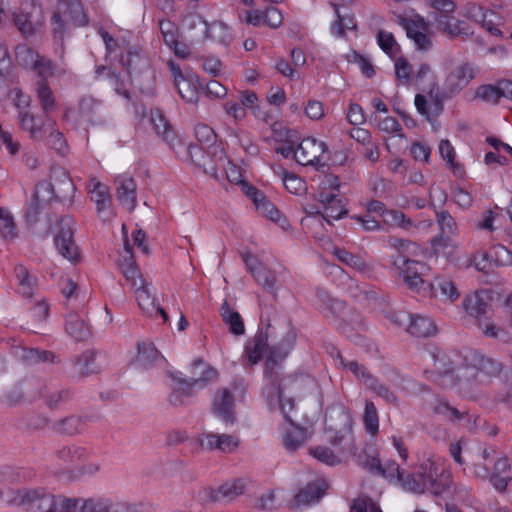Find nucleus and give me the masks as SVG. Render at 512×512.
<instances>
[{
  "label": "nucleus",
  "mask_w": 512,
  "mask_h": 512,
  "mask_svg": "<svg viewBox=\"0 0 512 512\" xmlns=\"http://www.w3.org/2000/svg\"><path fill=\"white\" fill-rule=\"evenodd\" d=\"M434 368L426 370L428 378L438 382L441 386H458L460 392L470 388L480 374L496 375L501 366L492 359L486 358L475 351H468L464 356L457 353H446L435 348L429 353Z\"/></svg>",
  "instance_id": "nucleus-1"
},
{
  "label": "nucleus",
  "mask_w": 512,
  "mask_h": 512,
  "mask_svg": "<svg viewBox=\"0 0 512 512\" xmlns=\"http://www.w3.org/2000/svg\"><path fill=\"white\" fill-rule=\"evenodd\" d=\"M401 484L407 491L429 492L434 496H442L450 492L452 474L449 470L441 468L436 461L427 460L421 465L418 472L404 474Z\"/></svg>",
  "instance_id": "nucleus-2"
},
{
  "label": "nucleus",
  "mask_w": 512,
  "mask_h": 512,
  "mask_svg": "<svg viewBox=\"0 0 512 512\" xmlns=\"http://www.w3.org/2000/svg\"><path fill=\"white\" fill-rule=\"evenodd\" d=\"M191 379H186L181 372L171 373L172 392L169 400L173 405H182L194 396L195 390L203 389L209 382L215 381L218 372L215 368L198 359L191 365Z\"/></svg>",
  "instance_id": "nucleus-3"
},
{
  "label": "nucleus",
  "mask_w": 512,
  "mask_h": 512,
  "mask_svg": "<svg viewBox=\"0 0 512 512\" xmlns=\"http://www.w3.org/2000/svg\"><path fill=\"white\" fill-rule=\"evenodd\" d=\"M297 380L291 377L284 378L278 388V398L281 413L290 423V427L283 434V444L288 451H295L301 447L308 439L309 435L306 429L293 424L290 412L294 410V399L290 393L298 388Z\"/></svg>",
  "instance_id": "nucleus-4"
},
{
  "label": "nucleus",
  "mask_w": 512,
  "mask_h": 512,
  "mask_svg": "<svg viewBox=\"0 0 512 512\" xmlns=\"http://www.w3.org/2000/svg\"><path fill=\"white\" fill-rule=\"evenodd\" d=\"M48 494L43 488H6L0 490V502L24 512H46L51 502Z\"/></svg>",
  "instance_id": "nucleus-5"
},
{
  "label": "nucleus",
  "mask_w": 512,
  "mask_h": 512,
  "mask_svg": "<svg viewBox=\"0 0 512 512\" xmlns=\"http://www.w3.org/2000/svg\"><path fill=\"white\" fill-rule=\"evenodd\" d=\"M398 244L399 254L394 258L393 263L400 271V275L406 285L412 290L419 291L424 285L421 275L426 268L425 264L420 261L411 260L407 255H404V252L415 255L419 247L416 243L406 240H398Z\"/></svg>",
  "instance_id": "nucleus-6"
},
{
  "label": "nucleus",
  "mask_w": 512,
  "mask_h": 512,
  "mask_svg": "<svg viewBox=\"0 0 512 512\" xmlns=\"http://www.w3.org/2000/svg\"><path fill=\"white\" fill-rule=\"evenodd\" d=\"M320 187L322 191L318 193V201L322 205V223L330 224L329 219L338 220L347 213L343 200L334 193L340 187L339 178L332 174L326 175Z\"/></svg>",
  "instance_id": "nucleus-7"
},
{
  "label": "nucleus",
  "mask_w": 512,
  "mask_h": 512,
  "mask_svg": "<svg viewBox=\"0 0 512 512\" xmlns=\"http://www.w3.org/2000/svg\"><path fill=\"white\" fill-rule=\"evenodd\" d=\"M188 154L197 167L214 178H218V171L224 168L227 162L224 148L221 145L206 147L191 144L188 148Z\"/></svg>",
  "instance_id": "nucleus-8"
},
{
  "label": "nucleus",
  "mask_w": 512,
  "mask_h": 512,
  "mask_svg": "<svg viewBox=\"0 0 512 512\" xmlns=\"http://www.w3.org/2000/svg\"><path fill=\"white\" fill-rule=\"evenodd\" d=\"M478 73V68L470 62L451 60L446 68L445 91L450 95L458 94Z\"/></svg>",
  "instance_id": "nucleus-9"
},
{
  "label": "nucleus",
  "mask_w": 512,
  "mask_h": 512,
  "mask_svg": "<svg viewBox=\"0 0 512 512\" xmlns=\"http://www.w3.org/2000/svg\"><path fill=\"white\" fill-rule=\"evenodd\" d=\"M15 54L20 65L35 71L40 78L65 73V69L56 68L51 60L39 55L25 44L17 46Z\"/></svg>",
  "instance_id": "nucleus-10"
},
{
  "label": "nucleus",
  "mask_w": 512,
  "mask_h": 512,
  "mask_svg": "<svg viewBox=\"0 0 512 512\" xmlns=\"http://www.w3.org/2000/svg\"><path fill=\"white\" fill-rule=\"evenodd\" d=\"M167 66L180 97L187 103H197L200 86L197 76L190 72L184 73L173 60H169Z\"/></svg>",
  "instance_id": "nucleus-11"
},
{
  "label": "nucleus",
  "mask_w": 512,
  "mask_h": 512,
  "mask_svg": "<svg viewBox=\"0 0 512 512\" xmlns=\"http://www.w3.org/2000/svg\"><path fill=\"white\" fill-rule=\"evenodd\" d=\"M327 151L325 142L314 137L302 139L294 151L295 160L303 166L322 165V157Z\"/></svg>",
  "instance_id": "nucleus-12"
},
{
  "label": "nucleus",
  "mask_w": 512,
  "mask_h": 512,
  "mask_svg": "<svg viewBox=\"0 0 512 512\" xmlns=\"http://www.w3.org/2000/svg\"><path fill=\"white\" fill-rule=\"evenodd\" d=\"M436 216L440 233L434 240L435 249L459 248L460 244L457 240L459 229L455 219L446 211H441Z\"/></svg>",
  "instance_id": "nucleus-13"
},
{
  "label": "nucleus",
  "mask_w": 512,
  "mask_h": 512,
  "mask_svg": "<svg viewBox=\"0 0 512 512\" xmlns=\"http://www.w3.org/2000/svg\"><path fill=\"white\" fill-rule=\"evenodd\" d=\"M87 192L90 199L96 206V212L103 221L112 219V197L108 186L97 180L91 178L87 183Z\"/></svg>",
  "instance_id": "nucleus-14"
},
{
  "label": "nucleus",
  "mask_w": 512,
  "mask_h": 512,
  "mask_svg": "<svg viewBox=\"0 0 512 512\" xmlns=\"http://www.w3.org/2000/svg\"><path fill=\"white\" fill-rule=\"evenodd\" d=\"M245 194L253 201L256 209L260 214L267 217L271 221L280 225L283 229L289 227L286 217L275 207V205L266 199L261 191L250 184L244 185Z\"/></svg>",
  "instance_id": "nucleus-15"
},
{
  "label": "nucleus",
  "mask_w": 512,
  "mask_h": 512,
  "mask_svg": "<svg viewBox=\"0 0 512 512\" xmlns=\"http://www.w3.org/2000/svg\"><path fill=\"white\" fill-rule=\"evenodd\" d=\"M197 442L206 451L217 450L222 453H233L239 446V438L231 434L202 433Z\"/></svg>",
  "instance_id": "nucleus-16"
},
{
  "label": "nucleus",
  "mask_w": 512,
  "mask_h": 512,
  "mask_svg": "<svg viewBox=\"0 0 512 512\" xmlns=\"http://www.w3.org/2000/svg\"><path fill=\"white\" fill-rule=\"evenodd\" d=\"M53 197V185L49 181H41L36 185L33 198L26 208V219L28 223L36 222L40 211Z\"/></svg>",
  "instance_id": "nucleus-17"
},
{
  "label": "nucleus",
  "mask_w": 512,
  "mask_h": 512,
  "mask_svg": "<svg viewBox=\"0 0 512 512\" xmlns=\"http://www.w3.org/2000/svg\"><path fill=\"white\" fill-rule=\"evenodd\" d=\"M122 231L125 236V242H124V250L125 255L122 257L121 260H119V267L121 269V272L123 276L125 277L128 284L131 285L133 289L137 288L140 285H143L145 282L140 269L136 265L133 256L131 254V248L130 244L127 239V231L126 226L122 225Z\"/></svg>",
  "instance_id": "nucleus-18"
},
{
  "label": "nucleus",
  "mask_w": 512,
  "mask_h": 512,
  "mask_svg": "<svg viewBox=\"0 0 512 512\" xmlns=\"http://www.w3.org/2000/svg\"><path fill=\"white\" fill-rule=\"evenodd\" d=\"M71 219L62 220V228L55 236L54 242L58 252L67 260L75 262L80 254L77 245L73 240V231L70 227Z\"/></svg>",
  "instance_id": "nucleus-19"
},
{
  "label": "nucleus",
  "mask_w": 512,
  "mask_h": 512,
  "mask_svg": "<svg viewBox=\"0 0 512 512\" xmlns=\"http://www.w3.org/2000/svg\"><path fill=\"white\" fill-rule=\"evenodd\" d=\"M39 10L34 0H22L19 12L14 14V22L23 35L34 34L37 25L35 16Z\"/></svg>",
  "instance_id": "nucleus-20"
},
{
  "label": "nucleus",
  "mask_w": 512,
  "mask_h": 512,
  "mask_svg": "<svg viewBox=\"0 0 512 512\" xmlns=\"http://www.w3.org/2000/svg\"><path fill=\"white\" fill-rule=\"evenodd\" d=\"M166 359L160 354L152 342H139L134 365L141 370H149L166 364Z\"/></svg>",
  "instance_id": "nucleus-21"
},
{
  "label": "nucleus",
  "mask_w": 512,
  "mask_h": 512,
  "mask_svg": "<svg viewBox=\"0 0 512 512\" xmlns=\"http://www.w3.org/2000/svg\"><path fill=\"white\" fill-rule=\"evenodd\" d=\"M429 32V24L421 17L411 19L406 23V34L414 42L415 48L420 51H428L432 42Z\"/></svg>",
  "instance_id": "nucleus-22"
},
{
  "label": "nucleus",
  "mask_w": 512,
  "mask_h": 512,
  "mask_svg": "<svg viewBox=\"0 0 512 512\" xmlns=\"http://www.w3.org/2000/svg\"><path fill=\"white\" fill-rule=\"evenodd\" d=\"M352 3L353 0H333L331 2V5L333 6L337 16V19L333 22L331 26V31L333 35L337 37H343L346 30L356 29L357 25L354 14L341 12V8H347Z\"/></svg>",
  "instance_id": "nucleus-23"
},
{
  "label": "nucleus",
  "mask_w": 512,
  "mask_h": 512,
  "mask_svg": "<svg viewBox=\"0 0 512 512\" xmlns=\"http://www.w3.org/2000/svg\"><path fill=\"white\" fill-rule=\"evenodd\" d=\"M243 260L257 283L270 291L276 290V278L274 273L267 269L257 257L251 254H245Z\"/></svg>",
  "instance_id": "nucleus-24"
},
{
  "label": "nucleus",
  "mask_w": 512,
  "mask_h": 512,
  "mask_svg": "<svg viewBox=\"0 0 512 512\" xmlns=\"http://www.w3.org/2000/svg\"><path fill=\"white\" fill-rule=\"evenodd\" d=\"M115 183L117 185L116 196L121 205L128 211L134 210L137 205V185L134 179L121 175L116 178Z\"/></svg>",
  "instance_id": "nucleus-25"
},
{
  "label": "nucleus",
  "mask_w": 512,
  "mask_h": 512,
  "mask_svg": "<svg viewBox=\"0 0 512 512\" xmlns=\"http://www.w3.org/2000/svg\"><path fill=\"white\" fill-rule=\"evenodd\" d=\"M435 23L440 31L451 36L469 37L473 34L471 28L459 19L445 13L434 15Z\"/></svg>",
  "instance_id": "nucleus-26"
},
{
  "label": "nucleus",
  "mask_w": 512,
  "mask_h": 512,
  "mask_svg": "<svg viewBox=\"0 0 512 512\" xmlns=\"http://www.w3.org/2000/svg\"><path fill=\"white\" fill-rule=\"evenodd\" d=\"M197 24H202L204 26V37L209 38L213 41H216L221 44H228L230 41L231 35L229 28L226 24L220 21H214L212 23H208L207 21L201 19L197 16H192L189 19V25L196 26Z\"/></svg>",
  "instance_id": "nucleus-27"
},
{
  "label": "nucleus",
  "mask_w": 512,
  "mask_h": 512,
  "mask_svg": "<svg viewBox=\"0 0 512 512\" xmlns=\"http://www.w3.org/2000/svg\"><path fill=\"white\" fill-rule=\"evenodd\" d=\"M385 224L393 227L402 228L406 231L428 230L432 227V220H423L414 222L399 210L388 209L383 218Z\"/></svg>",
  "instance_id": "nucleus-28"
},
{
  "label": "nucleus",
  "mask_w": 512,
  "mask_h": 512,
  "mask_svg": "<svg viewBox=\"0 0 512 512\" xmlns=\"http://www.w3.org/2000/svg\"><path fill=\"white\" fill-rule=\"evenodd\" d=\"M469 17L479 23L490 34L501 35L499 26L501 25V17L491 10H485L479 6L469 8Z\"/></svg>",
  "instance_id": "nucleus-29"
},
{
  "label": "nucleus",
  "mask_w": 512,
  "mask_h": 512,
  "mask_svg": "<svg viewBox=\"0 0 512 512\" xmlns=\"http://www.w3.org/2000/svg\"><path fill=\"white\" fill-rule=\"evenodd\" d=\"M20 128L29 134L33 140H44L47 129V119L43 121L28 111H20L18 114Z\"/></svg>",
  "instance_id": "nucleus-30"
},
{
  "label": "nucleus",
  "mask_w": 512,
  "mask_h": 512,
  "mask_svg": "<svg viewBox=\"0 0 512 512\" xmlns=\"http://www.w3.org/2000/svg\"><path fill=\"white\" fill-rule=\"evenodd\" d=\"M135 297L141 310L150 316L160 315L164 322L168 320V315L157 303L151 295L148 284L138 286L134 289Z\"/></svg>",
  "instance_id": "nucleus-31"
},
{
  "label": "nucleus",
  "mask_w": 512,
  "mask_h": 512,
  "mask_svg": "<svg viewBox=\"0 0 512 512\" xmlns=\"http://www.w3.org/2000/svg\"><path fill=\"white\" fill-rule=\"evenodd\" d=\"M247 487V481L242 478L233 479L223 483L216 490L211 491V499L213 501H231L242 495Z\"/></svg>",
  "instance_id": "nucleus-32"
},
{
  "label": "nucleus",
  "mask_w": 512,
  "mask_h": 512,
  "mask_svg": "<svg viewBox=\"0 0 512 512\" xmlns=\"http://www.w3.org/2000/svg\"><path fill=\"white\" fill-rule=\"evenodd\" d=\"M214 414L223 422H234L233 397L228 389L224 388L217 393L213 400Z\"/></svg>",
  "instance_id": "nucleus-33"
},
{
  "label": "nucleus",
  "mask_w": 512,
  "mask_h": 512,
  "mask_svg": "<svg viewBox=\"0 0 512 512\" xmlns=\"http://www.w3.org/2000/svg\"><path fill=\"white\" fill-rule=\"evenodd\" d=\"M329 443L338 452H342L343 456L355 455V438L351 431V428L344 427L339 431H336L329 435Z\"/></svg>",
  "instance_id": "nucleus-34"
},
{
  "label": "nucleus",
  "mask_w": 512,
  "mask_h": 512,
  "mask_svg": "<svg viewBox=\"0 0 512 512\" xmlns=\"http://www.w3.org/2000/svg\"><path fill=\"white\" fill-rule=\"evenodd\" d=\"M409 326L407 332L416 337H430L437 332L434 321L428 316L413 314L409 315Z\"/></svg>",
  "instance_id": "nucleus-35"
},
{
  "label": "nucleus",
  "mask_w": 512,
  "mask_h": 512,
  "mask_svg": "<svg viewBox=\"0 0 512 512\" xmlns=\"http://www.w3.org/2000/svg\"><path fill=\"white\" fill-rule=\"evenodd\" d=\"M327 487L328 484L324 479H317L300 490L295 496V500L299 505L313 504L324 495Z\"/></svg>",
  "instance_id": "nucleus-36"
},
{
  "label": "nucleus",
  "mask_w": 512,
  "mask_h": 512,
  "mask_svg": "<svg viewBox=\"0 0 512 512\" xmlns=\"http://www.w3.org/2000/svg\"><path fill=\"white\" fill-rule=\"evenodd\" d=\"M269 347L267 337L263 333H257L245 345V356L250 364H257L264 353L268 355Z\"/></svg>",
  "instance_id": "nucleus-37"
},
{
  "label": "nucleus",
  "mask_w": 512,
  "mask_h": 512,
  "mask_svg": "<svg viewBox=\"0 0 512 512\" xmlns=\"http://www.w3.org/2000/svg\"><path fill=\"white\" fill-rule=\"evenodd\" d=\"M490 481L493 486L503 491L508 485V482L512 480V469L510 462L507 458H500L494 464V471L490 474Z\"/></svg>",
  "instance_id": "nucleus-38"
},
{
  "label": "nucleus",
  "mask_w": 512,
  "mask_h": 512,
  "mask_svg": "<svg viewBox=\"0 0 512 512\" xmlns=\"http://www.w3.org/2000/svg\"><path fill=\"white\" fill-rule=\"evenodd\" d=\"M219 313L232 334L239 336L245 333V326L241 315L228 304L227 300H224L222 303Z\"/></svg>",
  "instance_id": "nucleus-39"
},
{
  "label": "nucleus",
  "mask_w": 512,
  "mask_h": 512,
  "mask_svg": "<svg viewBox=\"0 0 512 512\" xmlns=\"http://www.w3.org/2000/svg\"><path fill=\"white\" fill-rule=\"evenodd\" d=\"M296 343V332L290 329L282 340L275 346L271 347L268 352V361L277 363L283 360L293 349Z\"/></svg>",
  "instance_id": "nucleus-40"
},
{
  "label": "nucleus",
  "mask_w": 512,
  "mask_h": 512,
  "mask_svg": "<svg viewBox=\"0 0 512 512\" xmlns=\"http://www.w3.org/2000/svg\"><path fill=\"white\" fill-rule=\"evenodd\" d=\"M333 254L341 261L343 264L353 268L355 271L359 272L361 275L368 276L371 273L370 265L361 257L353 255L345 249L335 247L333 250Z\"/></svg>",
  "instance_id": "nucleus-41"
},
{
  "label": "nucleus",
  "mask_w": 512,
  "mask_h": 512,
  "mask_svg": "<svg viewBox=\"0 0 512 512\" xmlns=\"http://www.w3.org/2000/svg\"><path fill=\"white\" fill-rule=\"evenodd\" d=\"M57 459L66 466L75 465L88 457L86 448L78 445H69L59 448L56 452Z\"/></svg>",
  "instance_id": "nucleus-42"
},
{
  "label": "nucleus",
  "mask_w": 512,
  "mask_h": 512,
  "mask_svg": "<svg viewBox=\"0 0 512 512\" xmlns=\"http://www.w3.org/2000/svg\"><path fill=\"white\" fill-rule=\"evenodd\" d=\"M47 77L41 78L36 85V94L40 102L42 110L48 116V114L57 109L56 100L52 89L50 88Z\"/></svg>",
  "instance_id": "nucleus-43"
},
{
  "label": "nucleus",
  "mask_w": 512,
  "mask_h": 512,
  "mask_svg": "<svg viewBox=\"0 0 512 512\" xmlns=\"http://www.w3.org/2000/svg\"><path fill=\"white\" fill-rule=\"evenodd\" d=\"M337 365L342 369L350 371L359 381L363 382L368 387L374 376L367 370V368L356 362L349 361L343 358L339 353L337 354Z\"/></svg>",
  "instance_id": "nucleus-44"
},
{
  "label": "nucleus",
  "mask_w": 512,
  "mask_h": 512,
  "mask_svg": "<svg viewBox=\"0 0 512 512\" xmlns=\"http://www.w3.org/2000/svg\"><path fill=\"white\" fill-rule=\"evenodd\" d=\"M48 498L51 502L46 512H79L80 498L52 494H48Z\"/></svg>",
  "instance_id": "nucleus-45"
},
{
  "label": "nucleus",
  "mask_w": 512,
  "mask_h": 512,
  "mask_svg": "<svg viewBox=\"0 0 512 512\" xmlns=\"http://www.w3.org/2000/svg\"><path fill=\"white\" fill-rule=\"evenodd\" d=\"M66 331L78 341L86 340L90 335L85 321L77 313L68 314L66 319Z\"/></svg>",
  "instance_id": "nucleus-46"
},
{
  "label": "nucleus",
  "mask_w": 512,
  "mask_h": 512,
  "mask_svg": "<svg viewBox=\"0 0 512 512\" xmlns=\"http://www.w3.org/2000/svg\"><path fill=\"white\" fill-rule=\"evenodd\" d=\"M310 455L328 466H336L346 458L342 452L333 451L326 446H316L309 449Z\"/></svg>",
  "instance_id": "nucleus-47"
},
{
  "label": "nucleus",
  "mask_w": 512,
  "mask_h": 512,
  "mask_svg": "<svg viewBox=\"0 0 512 512\" xmlns=\"http://www.w3.org/2000/svg\"><path fill=\"white\" fill-rule=\"evenodd\" d=\"M394 72L398 85L408 86L414 83V71L407 58L403 56L394 58Z\"/></svg>",
  "instance_id": "nucleus-48"
},
{
  "label": "nucleus",
  "mask_w": 512,
  "mask_h": 512,
  "mask_svg": "<svg viewBox=\"0 0 512 512\" xmlns=\"http://www.w3.org/2000/svg\"><path fill=\"white\" fill-rule=\"evenodd\" d=\"M463 306L466 312L475 317L477 321H479V318H484L489 310L488 303L479 293L467 296L464 299Z\"/></svg>",
  "instance_id": "nucleus-49"
},
{
  "label": "nucleus",
  "mask_w": 512,
  "mask_h": 512,
  "mask_svg": "<svg viewBox=\"0 0 512 512\" xmlns=\"http://www.w3.org/2000/svg\"><path fill=\"white\" fill-rule=\"evenodd\" d=\"M274 171L280 176L286 190L291 194L302 195L306 192V183L299 176L289 173L281 167H278V170L274 168Z\"/></svg>",
  "instance_id": "nucleus-50"
},
{
  "label": "nucleus",
  "mask_w": 512,
  "mask_h": 512,
  "mask_svg": "<svg viewBox=\"0 0 512 512\" xmlns=\"http://www.w3.org/2000/svg\"><path fill=\"white\" fill-rule=\"evenodd\" d=\"M115 503L110 499L97 497L80 499L79 512H114Z\"/></svg>",
  "instance_id": "nucleus-51"
},
{
  "label": "nucleus",
  "mask_w": 512,
  "mask_h": 512,
  "mask_svg": "<svg viewBox=\"0 0 512 512\" xmlns=\"http://www.w3.org/2000/svg\"><path fill=\"white\" fill-rule=\"evenodd\" d=\"M433 291H439L440 294L451 302L460 297V292L456 284L447 277H436L434 282L429 285Z\"/></svg>",
  "instance_id": "nucleus-52"
},
{
  "label": "nucleus",
  "mask_w": 512,
  "mask_h": 512,
  "mask_svg": "<svg viewBox=\"0 0 512 512\" xmlns=\"http://www.w3.org/2000/svg\"><path fill=\"white\" fill-rule=\"evenodd\" d=\"M363 424L367 434L375 436L379 432V415L375 404L371 400L365 401Z\"/></svg>",
  "instance_id": "nucleus-53"
},
{
  "label": "nucleus",
  "mask_w": 512,
  "mask_h": 512,
  "mask_svg": "<svg viewBox=\"0 0 512 512\" xmlns=\"http://www.w3.org/2000/svg\"><path fill=\"white\" fill-rule=\"evenodd\" d=\"M151 123L156 134L160 136L164 141L170 142L173 140L174 132L159 110H153L151 112Z\"/></svg>",
  "instance_id": "nucleus-54"
},
{
  "label": "nucleus",
  "mask_w": 512,
  "mask_h": 512,
  "mask_svg": "<svg viewBox=\"0 0 512 512\" xmlns=\"http://www.w3.org/2000/svg\"><path fill=\"white\" fill-rule=\"evenodd\" d=\"M0 235L6 241H12L17 237L16 225L10 211L0 208Z\"/></svg>",
  "instance_id": "nucleus-55"
},
{
  "label": "nucleus",
  "mask_w": 512,
  "mask_h": 512,
  "mask_svg": "<svg viewBox=\"0 0 512 512\" xmlns=\"http://www.w3.org/2000/svg\"><path fill=\"white\" fill-rule=\"evenodd\" d=\"M48 145H50L53 149L57 150L60 153H64L66 150V141L64 139L63 134L56 129V123L47 118V129L46 136Z\"/></svg>",
  "instance_id": "nucleus-56"
},
{
  "label": "nucleus",
  "mask_w": 512,
  "mask_h": 512,
  "mask_svg": "<svg viewBox=\"0 0 512 512\" xmlns=\"http://www.w3.org/2000/svg\"><path fill=\"white\" fill-rule=\"evenodd\" d=\"M156 505L148 500L120 501L115 503L114 512H156Z\"/></svg>",
  "instance_id": "nucleus-57"
},
{
  "label": "nucleus",
  "mask_w": 512,
  "mask_h": 512,
  "mask_svg": "<svg viewBox=\"0 0 512 512\" xmlns=\"http://www.w3.org/2000/svg\"><path fill=\"white\" fill-rule=\"evenodd\" d=\"M15 275L18 280L21 293L30 297L33 293V288L36 284V279L30 275L29 271L23 265H17L15 267Z\"/></svg>",
  "instance_id": "nucleus-58"
},
{
  "label": "nucleus",
  "mask_w": 512,
  "mask_h": 512,
  "mask_svg": "<svg viewBox=\"0 0 512 512\" xmlns=\"http://www.w3.org/2000/svg\"><path fill=\"white\" fill-rule=\"evenodd\" d=\"M502 88V80L496 85H482L477 89L476 96L487 103L497 104L504 97Z\"/></svg>",
  "instance_id": "nucleus-59"
},
{
  "label": "nucleus",
  "mask_w": 512,
  "mask_h": 512,
  "mask_svg": "<svg viewBox=\"0 0 512 512\" xmlns=\"http://www.w3.org/2000/svg\"><path fill=\"white\" fill-rule=\"evenodd\" d=\"M19 357L27 364L50 362L53 361L54 359V356L51 352L46 350H39L36 348L21 349Z\"/></svg>",
  "instance_id": "nucleus-60"
},
{
  "label": "nucleus",
  "mask_w": 512,
  "mask_h": 512,
  "mask_svg": "<svg viewBox=\"0 0 512 512\" xmlns=\"http://www.w3.org/2000/svg\"><path fill=\"white\" fill-rule=\"evenodd\" d=\"M83 425L84 423L81 417L69 416L58 421L55 424V429L61 434L71 436L81 432Z\"/></svg>",
  "instance_id": "nucleus-61"
},
{
  "label": "nucleus",
  "mask_w": 512,
  "mask_h": 512,
  "mask_svg": "<svg viewBox=\"0 0 512 512\" xmlns=\"http://www.w3.org/2000/svg\"><path fill=\"white\" fill-rule=\"evenodd\" d=\"M377 43L379 47L391 58L397 57L400 52V46L396 42L392 33L387 31H379L377 35Z\"/></svg>",
  "instance_id": "nucleus-62"
},
{
  "label": "nucleus",
  "mask_w": 512,
  "mask_h": 512,
  "mask_svg": "<svg viewBox=\"0 0 512 512\" xmlns=\"http://www.w3.org/2000/svg\"><path fill=\"white\" fill-rule=\"evenodd\" d=\"M195 137L199 142V146L210 147L211 145H219L216 141L214 130L206 124H198L195 127Z\"/></svg>",
  "instance_id": "nucleus-63"
},
{
  "label": "nucleus",
  "mask_w": 512,
  "mask_h": 512,
  "mask_svg": "<svg viewBox=\"0 0 512 512\" xmlns=\"http://www.w3.org/2000/svg\"><path fill=\"white\" fill-rule=\"evenodd\" d=\"M350 512H382L380 507L367 496L356 498L351 507Z\"/></svg>",
  "instance_id": "nucleus-64"
}]
</instances>
